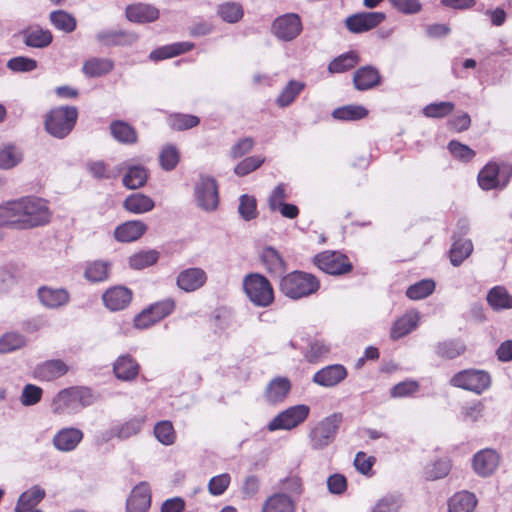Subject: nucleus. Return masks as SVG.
Returning <instances> with one entry per match:
<instances>
[{"label":"nucleus","instance_id":"f257e3e1","mask_svg":"<svg viewBox=\"0 0 512 512\" xmlns=\"http://www.w3.org/2000/svg\"><path fill=\"white\" fill-rule=\"evenodd\" d=\"M52 218L48 201L24 196L0 205V226L30 230L47 225Z\"/></svg>","mask_w":512,"mask_h":512},{"label":"nucleus","instance_id":"f03ea898","mask_svg":"<svg viewBox=\"0 0 512 512\" xmlns=\"http://www.w3.org/2000/svg\"><path fill=\"white\" fill-rule=\"evenodd\" d=\"M94 402L92 391L86 387H70L61 390L52 401L53 413L71 415Z\"/></svg>","mask_w":512,"mask_h":512},{"label":"nucleus","instance_id":"7ed1b4c3","mask_svg":"<svg viewBox=\"0 0 512 512\" xmlns=\"http://www.w3.org/2000/svg\"><path fill=\"white\" fill-rule=\"evenodd\" d=\"M320 288L319 280L312 274L293 271L282 277L280 290L288 298L298 300L315 294Z\"/></svg>","mask_w":512,"mask_h":512},{"label":"nucleus","instance_id":"20e7f679","mask_svg":"<svg viewBox=\"0 0 512 512\" xmlns=\"http://www.w3.org/2000/svg\"><path fill=\"white\" fill-rule=\"evenodd\" d=\"M243 290L250 302L257 307H268L274 302V290L262 274H247L242 281Z\"/></svg>","mask_w":512,"mask_h":512},{"label":"nucleus","instance_id":"39448f33","mask_svg":"<svg viewBox=\"0 0 512 512\" xmlns=\"http://www.w3.org/2000/svg\"><path fill=\"white\" fill-rule=\"evenodd\" d=\"M78 118L77 108L63 106L52 109L45 119V129L53 137L63 139L73 130Z\"/></svg>","mask_w":512,"mask_h":512},{"label":"nucleus","instance_id":"423d86ee","mask_svg":"<svg viewBox=\"0 0 512 512\" xmlns=\"http://www.w3.org/2000/svg\"><path fill=\"white\" fill-rule=\"evenodd\" d=\"M146 422L147 414L145 412L116 421L108 429L101 432V440L103 442H108L112 439H118L119 441L128 440L141 434Z\"/></svg>","mask_w":512,"mask_h":512},{"label":"nucleus","instance_id":"0eeeda50","mask_svg":"<svg viewBox=\"0 0 512 512\" xmlns=\"http://www.w3.org/2000/svg\"><path fill=\"white\" fill-rule=\"evenodd\" d=\"M340 414H332L319 421L308 433L309 445L313 450H323L336 438L341 423Z\"/></svg>","mask_w":512,"mask_h":512},{"label":"nucleus","instance_id":"6e6552de","mask_svg":"<svg viewBox=\"0 0 512 512\" xmlns=\"http://www.w3.org/2000/svg\"><path fill=\"white\" fill-rule=\"evenodd\" d=\"M450 384L480 395L490 387L491 377L484 370L466 369L453 375Z\"/></svg>","mask_w":512,"mask_h":512},{"label":"nucleus","instance_id":"1a4fd4ad","mask_svg":"<svg viewBox=\"0 0 512 512\" xmlns=\"http://www.w3.org/2000/svg\"><path fill=\"white\" fill-rule=\"evenodd\" d=\"M310 413V407L298 404L287 408L277 414L267 425L269 432L277 430H292L306 421Z\"/></svg>","mask_w":512,"mask_h":512},{"label":"nucleus","instance_id":"9d476101","mask_svg":"<svg viewBox=\"0 0 512 512\" xmlns=\"http://www.w3.org/2000/svg\"><path fill=\"white\" fill-rule=\"evenodd\" d=\"M512 177V167L488 163L478 174V183L483 190L503 189Z\"/></svg>","mask_w":512,"mask_h":512},{"label":"nucleus","instance_id":"9b49d317","mask_svg":"<svg viewBox=\"0 0 512 512\" xmlns=\"http://www.w3.org/2000/svg\"><path fill=\"white\" fill-rule=\"evenodd\" d=\"M194 196L197 206L206 212L217 209L219 192L216 180L210 176H201L195 184Z\"/></svg>","mask_w":512,"mask_h":512},{"label":"nucleus","instance_id":"f8f14e48","mask_svg":"<svg viewBox=\"0 0 512 512\" xmlns=\"http://www.w3.org/2000/svg\"><path fill=\"white\" fill-rule=\"evenodd\" d=\"M315 265L331 275H342L352 270L348 257L338 251H324L314 257Z\"/></svg>","mask_w":512,"mask_h":512},{"label":"nucleus","instance_id":"ddd939ff","mask_svg":"<svg viewBox=\"0 0 512 512\" xmlns=\"http://www.w3.org/2000/svg\"><path fill=\"white\" fill-rule=\"evenodd\" d=\"M501 463V455L492 448H484L476 452L471 460L472 469L482 478L492 476Z\"/></svg>","mask_w":512,"mask_h":512},{"label":"nucleus","instance_id":"4468645a","mask_svg":"<svg viewBox=\"0 0 512 512\" xmlns=\"http://www.w3.org/2000/svg\"><path fill=\"white\" fill-rule=\"evenodd\" d=\"M272 33L281 41H292L302 31V22L295 13H287L277 17L272 23Z\"/></svg>","mask_w":512,"mask_h":512},{"label":"nucleus","instance_id":"2eb2a0df","mask_svg":"<svg viewBox=\"0 0 512 512\" xmlns=\"http://www.w3.org/2000/svg\"><path fill=\"white\" fill-rule=\"evenodd\" d=\"M386 19L383 12H361L346 18L345 25L352 33H363L369 31Z\"/></svg>","mask_w":512,"mask_h":512},{"label":"nucleus","instance_id":"dca6fc26","mask_svg":"<svg viewBox=\"0 0 512 512\" xmlns=\"http://www.w3.org/2000/svg\"><path fill=\"white\" fill-rule=\"evenodd\" d=\"M208 279L206 271L199 267H190L180 271L176 277L177 287L187 293L202 288Z\"/></svg>","mask_w":512,"mask_h":512},{"label":"nucleus","instance_id":"f3484780","mask_svg":"<svg viewBox=\"0 0 512 512\" xmlns=\"http://www.w3.org/2000/svg\"><path fill=\"white\" fill-rule=\"evenodd\" d=\"M348 376V371L341 364H332L318 370L312 377L313 383L324 387L332 388L344 381Z\"/></svg>","mask_w":512,"mask_h":512},{"label":"nucleus","instance_id":"a211bd4d","mask_svg":"<svg viewBox=\"0 0 512 512\" xmlns=\"http://www.w3.org/2000/svg\"><path fill=\"white\" fill-rule=\"evenodd\" d=\"M84 433L79 428L64 427L57 431L53 438V447L60 452L74 451L83 440Z\"/></svg>","mask_w":512,"mask_h":512},{"label":"nucleus","instance_id":"6ab92c4d","mask_svg":"<svg viewBox=\"0 0 512 512\" xmlns=\"http://www.w3.org/2000/svg\"><path fill=\"white\" fill-rule=\"evenodd\" d=\"M39 302L48 309H58L70 301L69 292L62 287L42 286L37 291Z\"/></svg>","mask_w":512,"mask_h":512},{"label":"nucleus","instance_id":"aec40b11","mask_svg":"<svg viewBox=\"0 0 512 512\" xmlns=\"http://www.w3.org/2000/svg\"><path fill=\"white\" fill-rule=\"evenodd\" d=\"M160 12L158 8L148 3H133L126 7L125 16L128 21L137 24H145L156 21Z\"/></svg>","mask_w":512,"mask_h":512},{"label":"nucleus","instance_id":"412c9836","mask_svg":"<svg viewBox=\"0 0 512 512\" xmlns=\"http://www.w3.org/2000/svg\"><path fill=\"white\" fill-rule=\"evenodd\" d=\"M151 505V493L149 485L141 482L136 485L127 499V512H147Z\"/></svg>","mask_w":512,"mask_h":512},{"label":"nucleus","instance_id":"4be33fe9","mask_svg":"<svg viewBox=\"0 0 512 512\" xmlns=\"http://www.w3.org/2000/svg\"><path fill=\"white\" fill-rule=\"evenodd\" d=\"M421 320V314L417 310H409L399 317L392 325L390 337L398 340L414 331Z\"/></svg>","mask_w":512,"mask_h":512},{"label":"nucleus","instance_id":"5701e85b","mask_svg":"<svg viewBox=\"0 0 512 512\" xmlns=\"http://www.w3.org/2000/svg\"><path fill=\"white\" fill-rule=\"evenodd\" d=\"M140 366L130 354L118 356L113 364V372L117 379L130 382L137 378Z\"/></svg>","mask_w":512,"mask_h":512},{"label":"nucleus","instance_id":"b1692460","mask_svg":"<svg viewBox=\"0 0 512 512\" xmlns=\"http://www.w3.org/2000/svg\"><path fill=\"white\" fill-rule=\"evenodd\" d=\"M21 36L26 46L37 49L46 48L53 41L51 31L38 25L28 26L21 31Z\"/></svg>","mask_w":512,"mask_h":512},{"label":"nucleus","instance_id":"393cba45","mask_svg":"<svg viewBox=\"0 0 512 512\" xmlns=\"http://www.w3.org/2000/svg\"><path fill=\"white\" fill-rule=\"evenodd\" d=\"M96 40L105 46H128L135 43L138 35L123 30H101L96 34Z\"/></svg>","mask_w":512,"mask_h":512},{"label":"nucleus","instance_id":"a878e982","mask_svg":"<svg viewBox=\"0 0 512 512\" xmlns=\"http://www.w3.org/2000/svg\"><path fill=\"white\" fill-rule=\"evenodd\" d=\"M131 299V291L123 286L112 287L103 294L104 304L111 311H119L126 308Z\"/></svg>","mask_w":512,"mask_h":512},{"label":"nucleus","instance_id":"bb28decb","mask_svg":"<svg viewBox=\"0 0 512 512\" xmlns=\"http://www.w3.org/2000/svg\"><path fill=\"white\" fill-rule=\"evenodd\" d=\"M355 89L366 91L381 83V76L377 68L367 65L359 68L353 75Z\"/></svg>","mask_w":512,"mask_h":512},{"label":"nucleus","instance_id":"cd10ccee","mask_svg":"<svg viewBox=\"0 0 512 512\" xmlns=\"http://www.w3.org/2000/svg\"><path fill=\"white\" fill-rule=\"evenodd\" d=\"M46 496V491L39 485H33L22 492L15 504L14 512H26L35 508Z\"/></svg>","mask_w":512,"mask_h":512},{"label":"nucleus","instance_id":"c85d7f7f","mask_svg":"<svg viewBox=\"0 0 512 512\" xmlns=\"http://www.w3.org/2000/svg\"><path fill=\"white\" fill-rule=\"evenodd\" d=\"M147 230L146 224L141 220L127 221L119 225L114 236L119 242H133L138 240Z\"/></svg>","mask_w":512,"mask_h":512},{"label":"nucleus","instance_id":"c756f323","mask_svg":"<svg viewBox=\"0 0 512 512\" xmlns=\"http://www.w3.org/2000/svg\"><path fill=\"white\" fill-rule=\"evenodd\" d=\"M291 389V383L286 377H276L266 386L264 397L271 404L282 402Z\"/></svg>","mask_w":512,"mask_h":512},{"label":"nucleus","instance_id":"7c9ffc66","mask_svg":"<svg viewBox=\"0 0 512 512\" xmlns=\"http://www.w3.org/2000/svg\"><path fill=\"white\" fill-rule=\"evenodd\" d=\"M123 164V170L126 173L123 176L122 183L128 189H138L145 185L148 179V172L145 167L141 165H127Z\"/></svg>","mask_w":512,"mask_h":512},{"label":"nucleus","instance_id":"2f4dec72","mask_svg":"<svg viewBox=\"0 0 512 512\" xmlns=\"http://www.w3.org/2000/svg\"><path fill=\"white\" fill-rule=\"evenodd\" d=\"M477 505L475 494L463 490L456 492L448 500V512H473Z\"/></svg>","mask_w":512,"mask_h":512},{"label":"nucleus","instance_id":"473e14b6","mask_svg":"<svg viewBox=\"0 0 512 512\" xmlns=\"http://www.w3.org/2000/svg\"><path fill=\"white\" fill-rule=\"evenodd\" d=\"M194 48V43L184 41V42H176L169 45L161 46L155 50H153L149 58L152 61H160L164 59H169L183 53H186Z\"/></svg>","mask_w":512,"mask_h":512},{"label":"nucleus","instance_id":"72a5a7b5","mask_svg":"<svg viewBox=\"0 0 512 512\" xmlns=\"http://www.w3.org/2000/svg\"><path fill=\"white\" fill-rule=\"evenodd\" d=\"M68 371L66 363L60 359L46 361L40 364L36 369V375L44 381L55 380Z\"/></svg>","mask_w":512,"mask_h":512},{"label":"nucleus","instance_id":"f704fd0d","mask_svg":"<svg viewBox=\"0 0 512 512\" xmlns=\"http://www.w3.org/2000/svg\"><path fill=\"white\" fill-rule=\"evenodd\" d=\"M473 252V243L467 238H455L453 239L449 257L450 262L453 266L457 267L461 265L465 259H467Z\"/></svg>","mask_w":512,"mask_h":512},{"label":"nucleus","instance_id":"c9c22d12","mask_svg":"<svg viewBox=\"0 0 512 512\" xmlns=\"http://www.w3.org/2000/svg\"><path fill=\"white\" fill-rule=\"evenodd\" d=\"M123 207L130 213L143 214L151 211L155 207V203L145 194L133 193L124 200Z\"/></svg>","mask_w":512,"mask_h":512},{"label":"nucleus","instance_id":"e433bc0d","mask_svg":"<svg viewBox=\"0 0 512 512\" xmlns=\"http://www.w3.org/2000/svg\"><path fill=\"white\" fill-rule=\"evenodd\" d=\"M216 13L223 22L235 24L242 20L244 8L239 2L226 1L217 6Z\"/></svg>","mask_w":512,"mask_h":512},{"label":"nucleus","instance_id":"4c0bfd02","mask_svg":"<svg viewBox=\"0 0 512 512\" xmlns=\"http://www.w3.org/2000/svg\"><path fill=\"white\" fill-rule=\"evenodd\" d=\"M262 512H295V503L287 494L276 493L265 500Z\"/></svg>","mask_w":512,"mask_h":512},{"label":"nucleus","instance_id":"58836bf2","mask_svg":"<svg viewBox=\"0 0 512 512\" xmlns=\"http://www.w3.org/2000/svg\"><path fill=\"white\" fill-rule=\"evenodd\" d=\"M261 260L266 270L275 276H280L286 270L285 262L280 254L272 247H266L261 253Z\"/></svg>","mask_w":512,"mask_h":512},{"label":"nucleus","instance_id":"ea45409f","mask_svg":"<svg viewBox=\"0 0 512 512\" xmlns=\"http://www.w3.org/2000/svg\"><path fill=\"white\" fill-rule=\"evenodd\" d=\"M305 83L299 80H290L280 91L276 98V104L280 108L290 106L305 88Z\"/></svg>","mask_w":512,"mask_h":512},{"label":"nucleus","instance_id":"a19ab883","mask_svg":"<svg viewBox=\"0 0 512 512\" xmlns=\"http://www.w3.org/2000/svg\"><path fill=\"white\" fill-rule=\"evenodd\" d=\"M88 173L95 179H113L118 177L123 171V164H118L109 168L104 161H91L86 165Z\"/></svg>","mask_w":512,"mask_h":512},{"label":"nucleus","instance_id":"79ce46f5","mask_svg":"<svg viewBox=\"0 0 512 512\" xmlns=\"http://www.w3.org/2000/svg\"><path fill=\"white\" fill-rule=\"evenodd\" d=\"M113 138L122 144H134L137 142L136 130L127 122L116 120L110 124Z\"/></svg>","mask_w":512,"mask_h":512},{"label":"nucleus","instance_id":"37998d69","mask_svg":"<svg viewBox=\"0 0 512 512\" xmlns=\"http://www.w3.org/2000/svg\"><path fill=\"white\" fill-rule=\"evenodd\" d=\"M23 161L22 150L12 144L4 145L0 148V169L10 170L18 166Z\"/></svg>","mask_w":512,"mask_h":512},{"label":"nucleus","instance_id":"c03bdc74","mask_svg":"<svg viewBox=\"0 0 512 512\" xmlns=\"http://www.w3.org/2000/svg\"><path fill=\"white\" fill-rule=\"evenodd\" d=\"M451 470L450 460L446 457L437 458L424 467V477L426 480H438L446 477Z\"/></svg>","mask_w":512,"mask_h":512},{"label":"nucleus","instance_id":"a18cd8bd","mask_svg":"<svg viewBox=\"0 0 512 512\" xmlns=\"http://www.w3.org/2000/svg\"><path fill=\"white\" fill-rule=\"evenodd\" d=\"M360 61L358 53L349 51L334 58L328 65V71L332 74L344 73L354 68Z\"/></svg>","mask_w":512,"mask_h":512},{"label":"nucleus","instance_id":"49530a36","mask_svg":"<svg viewBox=\"0 0 512 512\" xmlns=\"http://www.w3.org/2000/svg\"><path fill=\"white\" fill-rule=\"evenodd\" d=\"M369 111L362 105L351 104L336 108L332 117L340 121H357L367 117Z\"/></svg>","mask_w":512,"mask_h":512},{"label":"nucleus","instance_id":"de8ad7c7","mask_svg":"<svg viewBox=\"0 0 512 512\" xmlns=\"http://www.w3.org/2000/svg\"><path fill=\"white\" fill-rule=\"evenodd\" d=\"M167 125L174 131H185L199 125L200 119L196 115L172 113L167 117Z\"/></svg>","mask_w":512,"mask_h":512},{"label":"nucleus","instance_id":"09e8293b","mask_svg":"<svg viewBox=\"0 0 512 512\" xmlns=\"http://www.w3.org/2000/svg\"><path fill=\"white\" fill-rule=\"evenodd\" d=\"M112 69L113 62L110 59L91 58L84 63L82 71L88 77H99L108 74Z\"/></svg>","mask_w":512,"mask_h":512},{"label":"nucleus","instance_id":"8fccbe9b","mask_svg":"<svg viewBox=\"0 0 512 512\" xmlns=\"http://www.w3.org/2000/svg\"><path fill=\"white\" fill-rule=\"evenodd\" d=\"M487 301L494 310L512 308V295L501 286H496L489 291Z\"/></svg>","mask_w":512,"mask_h":512},{"label":"nucleus","instance_id":"3c124183","mask_svg":"<svg viewBox=\"0 0 512 512\" xmlns=\"http://www.w3.org/2000/svg\"><path fill=\"white\" fill-rule=\"evenodd\" d=\"M466 350L465 344L458 339L445 340L437 343L435 346V352L438 356L454 359L462 355Z\"/></svg>","mask_w":512,"mask_h":512},{"label":"nucleus","instance_id":"603ef678","mask_svg":"<svg viewBox=\"0 0 512 512\" xmlns=\"http://www.w3.org/2000/svg\"><path fill=\"white\" fill-rule=\"evenodd\" d=\"M50 21L52 25L65 33H71L76 29L77 21L75 17L64 11L57 10L50 13Z\"/></svg>","mask_w":512,"mask_h":512},{"label":"nucleus","instance_id":"864d4df0","mask_svg":"<svg viewBox=\"0 0 512 512\" xmlns=\"http://www.w3.org/2000/svg\"><path fill=\"white\" fill-rule=\"evenodd\" d=\"M435 282L432 279H423L412 285L406 290V296L411 300H422L430 296L435 290Z\"/></svg>","mask_w":512,"mask_h":512},{"label":"nucleus","instance_id":"5fc2aeb1","mask_svg":"<svg viewBox=\"0 0 512 512\" xmlns=\"http://www.w3.org/2000/svg\"><path fill=\"white\" fill-rule=\"evenodd\" d=\"M110 270V263L97 260L87 265L85 277L91 282H102L107 280Z\"/></svg>","mask_w":512,"mask_h":512},{"label":"nucleus","instance_id":"6e6d98bb","mask_svg":"<svg viewBox=\"0 0 512 512\" xmlns=\"http://www.w3.org/2000/svg\"><path fill=\"white\" fill-rule=\"evenodd\" d=\"M154 436L163 445L169 446L176 441V432L174 430L172 422L168 420H162L154 426Z\"/></svg>","mask_w":512,"mask_h":512},{"label":"nucleus","instance_id":"4d7b16f0","mask_svg":"<svg viewBox=\"0 0 512 512\" xmlns=\"http://www.w3.org/2000/svg\"><path fill=\"white\" fill-rule=\"evenodd\" d=\"M26 337L17 332H8L0 338V353H10L26 345Z\"/></svg>","mask_w":512,"mask_h":512},{"label":"nucleus","instance_id":"13d9d810","mask_svg":"<svg viewBox=\"0 0 512 512\" xmlns=\"http://www.w3.org/2000/svg\"><path fill=\"white\" fill-rule=\"evenodd\" d=\"M180 160V154L176 146L172 144L165 145L159 155L161 167L166 171L173 170Z\"/></svg>","mask_w":512,"mask_h":512},{"label":"nucleus","instance_id":"bf43d9fd","mask_svg":"<svg viewBox=\"0 0 512 512\" xmlns=\"http://www.w3.org/2000/svg\"><path fill=\"white\" fill-rule=\"evenodd\" d=\"M158 253L154 250L141 251L129 257V265L133 269L141 270L155 264Z\"/></svg>","mask_w":512,"mask_h":512},{"label":"nucleus","instance_id":"052dcab7","mask_svg":"<svg viewBox=\"0 0 512 512\" xmlns=\"http://www.w3.org/2000/svg\"><path fill=\"white\" fill-rule=\"evenodd\" d=\"M402 507L399 495L388 494L380 498L372 507L371 512H398Z\"/></svg>","mask_w":512,"mask_h":512},{"label":"nucleus","instance_id":"680f3d73","mask_svg":"<svg viewBox=\"0 0 512 512\" xmlns=\"http://www.w3.org/2000/svg\"><path fill=\"white\" fill-rule=\"evenodd\" d=\"M420 385L416 380L407 379L394 385L390 390L392 398H406L419 391Z\"/></svg>","mask_w":512,"mask_h":512},{"label":"nucleus","instance_id":"e2e57ef3","mask_svg":"<svg viewBox=\"0 0 512 512\" xmlns=\"http://www.w3.org/2000/svg\"><path fill=\"white\" fill-rule=\"evenodd\" d=\"M447 148L451 155L461 162H470L476 155L473 149L457 140H451Z\"/></svg>","mask_w":512,"mask_h":512},{"label":"nucleus","instance_id":"0e129e2a","mask_svg":"<svg viewBox=\"0 0 512 512\" xmlns=\"http://www.w3.org/2000/svg\"><path fill=\"white\" fill-rule=\"evenodd\" d=\"M238 211L240 216L246 221L256 218L257 201L255 197L247 194L241 195L239 198Z\"/></svg>","mask_w":512,"mask_h":512},{"label":"nucleus","instance_id":"69168bd1","mask_svg":"<svg viewBox=\"0 0 512 512\" xmlns=\"http://www.w3.org/2000/svg\"><path fill=\"white\" fill-rule=\"evenodd\" d=\"M231 483V475L229 473H222L213 476L207 485L208 492L212 496H221L225 493Z\"/></svg>","mask_w":512,"mask_h":512},{"label":"nucleus","instance_id":"338daca9","mask_svg":"<svg viewBox=\"0 0 512 512\" xmlns=\"http://www.w3.org/2000/svg\"><path fill=\"white\" fill-rule=\"evenodd\" d=\"M454 103L449 101L428 104L423 108V114L429 118H443L454 110Z\"/></svg>","mask_w":512,"mask_h":512},{"label":"nucleus","instance_id":"774afa93","mask_svg":"<svg viewBox=\"0 0 512 512\" xmlns=\"http://www.w3.org/2000/svg\"><path fill=\"white\" fill-rule=\"evenodd\" d=\"M264 161L265 158L262 156L246 157L235 166L234 172L237 176H245L258 169L264 163Z\"/></svg>","mask_w":512,"mask_h":512}]
</instances>
